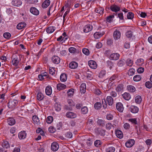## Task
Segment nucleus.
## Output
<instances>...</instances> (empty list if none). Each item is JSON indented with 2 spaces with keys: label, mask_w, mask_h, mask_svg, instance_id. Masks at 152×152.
Masks as SVG:
<instances>
[{
  "label": "nucleus",
  "mask_w": 152,
  "mask_h": 152,
  "mask_svg": "<svg viewBox=\"0 0 152 152\" xmlns=\"http://www.w3.org/2000/svg\"><path fill=\"white\" fill-rule=\"evenodd\" d=\"M18 103V101L15 99H10L8 103V106L9 108L14 109Z\"/></svg>",
  "instance_id": "obj_1"
},
{
  "label": "nucleus",
  "mask_w": 152,
  "mask_h": 152,
  "mask_svg": "<svg viewBox=\"0 0 152 152\" xmlns=\"http://www.w3.org/2000/svg\"><path fill=\"white\" fill-rule=\"evenodd\" d=\"M110 9L113 12H117L120 10V7L115 4H113L110 6Z\"/></svg>",
  "instance_id": "obj_2"
},
{
  "label": "nucleus",
  "mask_w": 152,
  "mask_h": 152,
  "mask_svg": "<svg viewBox=\"0 0 152 152\" xmlns=\"http://www.w3.org/2000/svg\"><path fill=\"white\" fill-rule=\"evenodd\" d=\"M121 34L120 31L118 30L115 31L113 34L114 38L115 40H118L121 37Z\"/></svg>",
  "instance_id": "obj_3"
},
{
  "label": "nucleus",
  "mask_w": 152,
  "mask_h": 152,
  "mask_svg": "<svg viewBox=\"0 0 152 152\" xmlns=\"http://www.w3.org/2000/svg\"><path fill=\"white\" fill-rule=\"evenodd\" d=\"M93 28L92 26L90 24L86 25L83 28V31L85 33H88L91 31Z\"/></svg>",
  "instance_id": "obj_4"
},
{
  "label": "nucleus",
  "mask_w": 152,
  "mask_h": 152,
  "mask_svg": "<svg viewBox=\"0 0 152 152\" xmlns=\"http://www.w3.org/2000/svg\"><path fill=\"white\" fill-rule=\"evenodd\" d=\"M120 56L119 54L118 53H115L111 54L110 56V58L111 59L116 60L118 59Z\"/></svg>",
  "instance_id": "obj_5"
},
{
  "label": "nucleus",
  "mask_w": 152,
  "mask_h": 152,
  "mask_svg": "<svg viewBox=\"0 0 152 152\" xmlns=\"http://www.w3.org/2000/svg\"><path fill=\"white\" fill-rule=\"evenodd\" d=\"M88 64L89 66L92 69H94L97 67L96 63L94 61L90 60L89 61Z\"/></svg>",
  "instance_id": "obj_6"
},
{
  "label": "nucleus",
  "mask_w": 152,
  "mask_h": 152,
  "mask_svg": "<svg viewBox=\"0 0 152 152\" xmlns=\"http://www.w3.org/2000/svg\"><path fill=\"white\" fill-rule=\"evenodd\" d=\"M134 142L135 141L134 140L130 139L125 143V145L127 148H130L134 144Z\"/></svg>",
  "instance_id": "obj_7"
},
{
  "label": "nucleus",
  "mask_w": 152,
  "mask_h": 152,
  "mask_svg": "<svg viewBox=\"0 0 152 152\" xmlns=\"http://www.w3.org/2000/svg\"><path fill=\"white\" fill-rule=\"evenodd\" d=\"M52 60L54 64H58L60 62V59L58 56H54L52 57Z\"/></svg>",
  "instance_id": "obj_8"
},
{
  "label": "nucleus",
  "mask_w": 152,
  "mask_h": 152,
  "mask_svg": "<svg viewBox=\"0 0 152 152\" xmlns=\"http://www.w3.org/2000/svg\"><path fill=\"white\" fill-rule=\"evenodd\" d=\"M116 107L117 109L120 112H122L124 110L123 105L121 102H118L116 104Z\"/></svg>",
  "instance_id": "obj_9"
},
{
  "label": "nucleus",
  "mask_w": 152,
  "mask_h": 152,
  "mask_svg": "<svg viewBox=\"0 0 152 152\" xmlns=\"http://www.w3.org/2000/svg\"><path fill=\"white\" fill-rule=\"evenodd\" d=\"M59 145L56 142H53L51 145V150L54 151H57L59 148Z\"/></svg>",
  "instance_id": "obj_10"
},
{
  "label": "nucleus",
  "mask_w": 152,
  "mask_h": 152,
  "mask_svg": "<svg viewBox=\"0 0 152 152\" xmlns=\"http://www.w3.org/2000/svg\"><path fill=\"white\" fill-rule=\"evenodd\" d=\"M129 110L131 112L134 113H137L139 111L138 107L134 105L131 106L129 108Z\"/></svg>",
  "instance_id": "obj_11"
},
{
  "label": "nucleus",
  "mask_w": 152,
  "mask_h": 152,
  "mask_svg": "<svg viewBox=\"0 0 152 152\" xmlns=\"http://www.w3.org/2000/svg\"><path fill=\"white\" fill-rule=\"evenodd\" d=\"M107 103L110 106L112 105L113 103V100L111 96H108L106 98Z\"/></svg>",
  "instance_id": "obj_12"
},
{
  "label": "nucleus",
  "mask_w": 152,
  "mask_h": 152,
  "mask_svg": "<svg viewBox=\"0 0 152 152\" xmlns=\"http://www.w3.org/2000/svg\"><path fill=\"white\" fill-rule=\"evenodd\" d=\"M106 131L100 128H97L96 130V132L101 136H104L105 134Z\"/></svg>",
  "instance_id": "obj_13"
},
{
  "label": "nucleus",
  "mask_w": 152,
  "mask_h": 152,
  "mask_svg": "<svg viewBox=\"0 0 152 152\" xmlns=\"http://www.w3.org/2000/svg\"><path fill=\"white\" fill-rule=\"evenodd\" d=\"M30 12L34 15H37L39 14V11L35 7H32L30 10Z\"/></svg>",
  "instance_id": "obj_14"
},
{
  "label": "nucleus",
  "mask_w": 152,
  "mask_h": 152,
  "mask_svg": "<svg viewBox=\"0 0 152 152\" xmlns=\"http://www.w3.org/2000/svg\"><path fill=\"white\" fill-rule=\"evenodd\" d=\"M104 34V32L102 31L101 32H96L94 33V37L96 39H98L99 38L101 37Z\"/></svg>",
  "instance_id": "obj_15"
},
{
  "label": "nucleus",
  "mask_w": 152,
  "mask_h": 152,
  "mask_svg": "<svg viewBox=\"0 0 152 152\" xmlns=\"http://www.w3.org/2000/svg\"><path fill=\"white\" fill-rule=\"evenodd\" d=\"M12 4L15 6L19 7L22 4L21 1L20 0H13Z\"/></svg>",
  "instance_id": "obj_16"
},
{
  "label": "nucleus",
  "mask_w": 152,
  "mask_h": 152,
  "mask_svg": "<svg viewBox=\"0 0 152 152\" xmlns=\"http://www.w3.org/2000/svg\"><path fill=\"white\" fill-rule=\"evenodd\" d=\"M78 66L77 63L75 61L71 62L69 65V67L72 69H75Z\"/></svg>",
  "instance_id": "obj_17"
},
{
  "label": "nucleus",
  "mask_w": 152,
  "mask_h": 152,
  "mask_svg": "<svg viewBox=\"0 0 152 152\" xmlns=\"http://www.w3.org/2000/svg\"><path fill=\"white\" fill-rule=\"evenodd\" d=\"M26 134L24 131H21L18 134V137L20 139H23L26 137Z\"/></svg>",
  "instance_id": "obj_18"
},
{
  "label": "nucleus",
  "mask_w": 152,
  "mask_h": 152,
  "mask_svg": "<svg viewBox=\"0 0 152 152\" xmlns=\"http://www.w3.org/2000/svg\"><path fill=\"white\" fill-rule=\"evenodd\" d=\"M86 84L85 83H83L80 85V91L81 93H84L86 92Z\"/></svg>",
  "instance_id": "obj_19"
},
{
  "label": "nucleus",
  "mask_w": 152,
  "mask_h": 152,
  "mask_svg": "<svg viewBox=\"0 0 152 152\" xmlns=\"http://www.w3.org/2000/svg\"><path fill=\"white\" fill-rule=\"evenodd\" d=\"M66 117L70 118H75L76 117V115L73 113L68 112L66 114Z\"/></svg>",
  "instance_id": "obj_20"
},
{
  "label": "nucleus",
  "mask_w": 152,
  "mask_h": 152,
  "mask_svg": "<svg viewBox=\"0 0 152 152\" xmlns=\"http://www.w3.org/2000/svg\"><path fill=\"white\" fill-rule=\"evenodd\" d=\"M50 4L49 0H45L42 4V7L43 8H45L47 7Z\"/></svg>",
  "instance_id": "obj_21"
},
{
  "label": "nucleus",
  "mask_w": 152,
  "mask_h": 152,
  "mask_svg": "<svg viewBox=\"0 0 152 152\" xmlns=\"http://www.w3.org/2000/svg\"><path fill=\"white\" fill-rule=\"evenodd\" d=\"M26 26V24L24 22H21L18 23L17 26V29H21Z\"/></svg>",
  "instance_id": "obj_22"
},
{
  "label": "nucleus",
  "mask_w": 152,
  "mask_h": 152,
  "mask_svg": "<svg viewBox=\"0 0 152 152\" xmlns=\"http://www.w3.org/2000/svg\"><path fill=\"white\" fill-rule=\"evenodd\" d=\"M66 87V86L65 85L61 83H58L57 85V88L59 90L64 89Z\"/></svg>",
  "instance_id": "obj_23"
},
{
  "label": "nucleus",
  "mask_w": 152,
  "mask_h": 152,
  "mask_svg": "<svg viewBox=\"0 0 152 152\" xmlns=\"http://www.w3.org/2000/svg\"><path fill=\"white\" fill-rule=\"evenodd\" d=\"M52 92V88L50 86H48L46 87L45 89V93L46 94L48 95L51 94Z\"/></svg>",
  "instance_id": "obj_24"
},
{
  "label": "nucleus",
  "mask_w": 152,
  "mask_h": 152,
  "mask_svg": "<svg viewBox=\"0 0 152 152\" xmlns=\"http://www.w3.org/2000/svg\"><path fill=\"white\" fill-rule=\"evenodd\" d=\"M115 134L116 136L120 139L122 138L123 136L122 132L119 130H117L115 132Z\"/></svg>",
  "instance_id": "obj_25"
},
{
  "label": "nucleus",
  "mask_w": 152,
  "mask_h": 152,
  "mask_svg": "<svg viewBox=\"0 0 152 152\" xmlns=\"http://www.w3.org/2000/svg\"><path fill=\"white\" fill-rule=\"evenodd\" d=\"M32 119L35 124L38 125L40 124L39 118L36 115L33 116Z\"/></svg>",
  "instance_id": "obj_26"
},
{
  "label": "nucleus",
  "mask_w": 152,
  "mask_h": 152,
  "mask_svg": "<svg viewBox=\"0 0 152 152\" xmlns=\"http://www.w3.org/2000/svg\"><path fill=\"white\" fill-rule=\"evenodd\" d=\"M7 122L9 125L12 126L15 124V121L13 118L10 117L8 118Z\"/></svg>",
  "instance_id": "obj_27"
},
{
  "label": "nucleus",
  "mask_w": 152,
  "mask_h": 152,
  "mask_svg": "<svg viewBox=\"0 0 152 152\" xmlns=\"http://www.w3.org/2000/svg\"><path fill=\"white\" fill-rule=\"evenodd\" d=\"M103 8L100 7H99L97 8H95V12L100 14H103Z\"/></svg>",
  "instance_id": "obj_28"
},
{
  "label": "nucleus",
  "mask_w": 152,
  "mask_h": 152,
  "mask_svg": "<svg viewBox=\"0 0 152 152\" xmlns=\"http://www.w3.org/2000/svg\"><path fill=\"white\" fill-rule=\"evenodd\" d=\"M124 89V86L122 84L118 85L116 88V90L117 92L122 91Z\"/></svg>",
  "instance_id": "obj_29"
},
{
  "label": "nucleus",
  "mask_w": 152,
  "mask_h": 152,
  "mask_svg": "<svg viewBox=\"0 0 152 152\" xmlns=\"http://www.w3.org/2000/svg\"><path fill=\"white\" fill-rule=\"evenodd\" d=\"M124 98L126 100H129L131 98L130 94L127 93H125L122 95Z\"/></svg>",
  "instance_id": "obj_30"
},
{
  "label": "nucleus",
  "mask_w": 152,
  "mask_h": 152,
  "mask_svg": "<svg viewBox=\"0 0 152 152\" xmlns=\"http://www.w3.org/2000/svg\"><path fill=\"white\" fill-rule=\"evenodd\" d=\"M55 27L53 26H50L48 28L46 29V31L48 34L53 33L55 30Z\"/></svg>",
  "instance_id": "obj_31"
},
{
  "label": "nucleus",
  "mask_w": 152,
  "mask_h": 152,
  "mask_svg": "<svg viewBox=\"0 0 152 152\" xmlns=\"http://www.w3.org/2000/svg\"><path fill=\"white\" fill-rule=\"evenodd\" d=\"M127 89L129 91L132 92H134L136 90L135 88L132 85L128 86H127Z\"/></svg>",
  "instance_id": "obj_32"
},
{
  "label": "nucleus",
  "mask_w": 152,
  "mask_h": 152,
  "mask_svg": "<svg viewBox=\"0 0 152 152\" xmlns=\"http://www.w3.org/2000/svg\"><path fill=\"white\" fill-rule=\"evenodd\" d=\"M60 79L62 82H65L67 79L66 75L65 73L62 74L60 76Z\"/></svg>",
  "instance_id": "obj_33"
},
{
  "label": "nucleus",
  "mask_w": 152,
  "mask_h": 152,
  "mask_svg": "<svg viewBox=\"0 0 152 152\" xmlns=\"http://www.w3.org/2000/svg\"><path fill=\"white\" fill-rule=\"evenodd\" d=\"M12 62L13 65L16 66L19 63V60L17 57L14 58L12 60Z\"/></svg>",
  "instance_id": "obj_34"
},
{
  "label": "nucleus",
  "mask_w": 152,
  "mask_h": 152,
  "mask_svg": "<svg viewBox=\"0 0 152 152\" xmlns=\"http://www.w3.org/2000/svg\"><path fill=\"white\" fill-rule=\"evenodd\" d=\"M136 64L139 66H142L144 64V60L142 58L137 59L136 62Z\"/></svg>",
  "instance_id": "obj_35"
},
{
  "label": "nucleus",
  "mask_w": 152,
  "mask_h": 152,
  "mask_svg": "<svg viewBox=\"0 0 152 152\" xmlns=\"http://www.w3.org/2000/svg\"><path fill=\"white\" fill-rule=\"evenodd\" d=\"M97 123L99 126H104L105 124V122L102 119H99L97 121Z\"/></svg>",
  "instance_id": "obj_36"
},
{
  "label": "nucleus",
  "mask_w": 152,
  "mask_h": 152,
  "mask_svg": "<svg viewBox=\"0 0 152 152\" xmlns=\"http://www.w3.org/2000/svg\"><path fill=\"white\" fill-rule=\"evenodd\" d=\"M94 107L95 109L99 110L102 107V104L100 102H97L95 103L94 105Z\"/></svg>",
  "instance_id": "obj_37"
},
{
  "label": "nucleus",
  "mask_w": 152,
  "mask_h": 152,
  "mask_svg": "<svg viewBox=\"0 0 152 152\" xmlns=\"http://www.w3.org/2000/svg\"><path fill=\"white\" fill-rule=\"evenodd\" d=\"M2 145L3 148H7L10 147L9 143L7 141H4Z\"/></svg>",
  "instance_id": "obj_38"
},
{
  "label": "nucleus",
  "mask_w": 152,
  "mask_h": 152,
  "mask_svg": "<svg viewBox=\"0 0 152 152\" xmlns=\"http://www.w3.org/2000/svg\"><path fill=\"white\" fill-rule=\"evenodd\" d=\"M82 113L83 114H86L88 112V109L87 107L85 106L83 107L81 109Z\"/></svg>",
  "instance_id": "obj_39"
},
{
  "label": "nucleus",
  "mask_w": 152,
  "mask_h": 152,
  "mask_svg": "<svg viewBox=\"0 0 152 152\" xmlns=\"http://www.w3.org/2000/svg\"><path fill=\"white\" fill-rule=\"evenodd\" d=\"M142 101L141 97L140 96H137L135 98V102L137 104H140Z\"/></svg>",
  "instance_id": "obj_40"
},
{
  "label": "nucleus",
  "mask_w": 152,
  "mask_h": 152,
  "mask_svg": "<svg viewBox=\"0 0 152 152\" xmlns=\"http://www.w3.org/2000/svg\"><path fill=\"white\" fill-rule=\"evenodd\" d=\"M37 99L39 100H42L44 97L43 95L41 92H39L37 95Z\"/></svg>",
  "instance_id": "obj_41"
},
{
  "label": "nucleus",
  "mask_w": 152,
  "mask_h": 152,
  "mask_svg": "<svg viewBox=\"0 0 152 152\" xmlns=\"http://www.w3.org/2000/svg\"><path fill=\"white\" fill-rule=\"evenodd\" d=\"M141 77L140 75H137L134 76L133 80L135 81H139L141 80Z\"/></svg>",
  "instance_id": "obj_42"
},
{
  "label": "nucleus",
  "mask_w": 152,
  "mask_h": 152,
  "mask_svg": "<svg viewBox=\"0 0 152 152\" xmlns=\"http://www.w3.org/2000/svg\"><path fill=\"white\" fill-rule=\"evenodd\" d=\"M135 70L133 68H131L129 69L128 73V75L129 76H132L135 73Z\"/></svg>",
  "instance_id": "obj_43"
},
{
  "label": "nucleus",
  "mask_w": 152,
  "mask_h": 152,
  "mask_svg": "<svg viewBox=\"0 0 152 152\" xmlns=\"http://www.w3.org/2000/svg\"><path fill=\"white\" fill-rule=\"evenodd\" d=\"M55 108L56 111H59L61 110V106L60 104L56 103L55 104Z\"/></svg>",
  "instance_id": "obj_44"
},
{
  "label": "nucleus",
  "mask_w": 152,
  "mask_h": 152,
  "mask_svg": "<svg viewBox=\"0 0 152 152\" xmlns=\"http://www.w3.org/2000/svg\"><path fill=\"white\" fill-rule=\"evenodd\" d=\"M53 120V117L50 116L47 117L46 121L48 124H50L52 123Z\"/></svg>",
  "instance_id": "obj_45"
},
{
  "label": "nucleus",
  "mask_w": 152,
  "mask_h": 152,
  "mask_svg": "<svg viewBox=\"0 0 152 152\" xmlns=\"http://www.w3.org/2000/svg\"><path fill=\"white\" fill-rule=\"evenodd\" d=\"M128 121L136 125L137 124V121L136 118H130L128 120Z\"/></svg>",
  "instance_id": "obj_46"
},
{
  "label": "nucleus",
  "mask_w": 152,
  "mask_h": 152,
  "mask_svg": "<svg viewBox=\"0 0 152 152\" xmlns=\"http://www.w3.org/2000/svg\"><path fill=\"white\" fill-rule=\"evenodd\" d=\"M134 17V14L132 12H129L127 15V18L128 19H132Z\"/></svg>",
  "instance_id": "obj_47"
},
{
  "label": "nucleus",
  "mask_w": 152,
  "mask_h": 152,
  "mask_svg": "<svg viewBox=\"0 0 152 152\" xmlns=\"http://www.w3.org/2000/svg\"><path fill=\"white\" fill-rule=\"evenodd\" d=\"M115 151V148L113 147L108 148L106 149V152H114Z\"/></svg>",
  "instance_id": "obj_48"
},
{
  "label": "nucleus",
  "mask_w": 152,
  "mask_h": 152,
  "mask_svg": "<svg viewBox=\"0 0 152 152\" xmlns=\"http://www.w3.org/2000/svg\"><path fill=\"white\" fill-rule=\"evenodd\" d=\"M133 64V61L132 60L130 59H128L127 60L126 64L127 66H131Z\"/></svg>",
  "instance_id": "obj_49"
},
{
  "label": "nucleus",
  "mask_w": 152,
  "mask_h": 152,
  "mask_svg": "<svg viewBox=\"0 0 152 152\" xmlns=\"http://www.w3.org/2000/svg\"><path fill=\"white\" fill-rule=\"evenodd\" d=\"M55 68L53 67H50L49 69V72L50 74L52 75H54L55 74Z\"/></svg>",
  "instance_id": "obj_50"
},
{
  "label": "nucleus",
  "mask_w": 152,
  "mask_h": 152,
  "mask_svg": "<svg viewBox=\"0 0 152 152\" xmlns=\"http://www.w3.org/2000/svg\"><path fill=\"white\" fill-rule=\"evenodd\" d=\"M74 90L73 89H71L68 91L67 94L68 95L71 96L73 95L74 93Z\"/></svg>",
  "instance_id": "obj_51"
},
{
  "label": "nucleus",
  "mask_w": 152,
  "mask_h": 152,
  "mask_svg": "<svg viewBox=\"0 0 152 152\" xmlns=\"http://www.w3.org/2000/svg\"><path fill=\"white\" fill-rule=\"evenodd\" d=\"M107 103L105 99H103L102 100V104L104 108L105 109L107 108Z\"/></svg>",
  "instance_id": "obj_52"
},
{
  "label": "nucleus",
  "mask_w": 152,
  "mask_h": 152,
  "mask_svg": "<svg viewBox=\"0 0 152 152\" xmlns=\"http://www.w3.org/2000/svg\"><path fill=\"white\" fill-rule=\"evenodd\" d=\"M11 35L10 33L8 32H6L4 34L3 36L6 39H9L11 37Z\"/></svg>",
  "instance_id": "obj_53"
},
{
  "label": "nucleus",
  "mask_w": 152,
  "mask_h": 152,
  "mask_svg": "<svg viewBox=\"0 0 152 152\" xmlns=\"http://www.w3.org/2000/svg\"><path fill=\"white\" fill-rule=\"evenodd\" d=\"M152 83L149 81L146 82L145 84V86L148 88H150L152 87Z\"/></svg>",
  "instance_id": "obj_54"
},
{
  "label": "nucleus",
  "mask_w": 152,
  "mask_h": 152,
  "mask_svg": "<svg viewBox=\"0 0 152 152\" xmlns=\"http://www.w3.org/2000/svg\"><path fill=\"white\" fill-rule=\"evenodd\" d=\"M106 72L104 70H101L100 72L99 76L101 78L103 77L105 75Z\"/></svg>",
  "instance_id": "obj_55"
},
{
  "label": "nucleus",
  "mask_w": 152,
  "mask_h": 152,
  "mask_svg": "<svg viewBox=\"0 0 152 152\" xmlns=\"http://www.w3.org/2000/svg\"><path fill=\"white\" fill-rule=\"evenodd\" d=\"M132 35V32L131 31H129L126 33V36L128 38L131 37Z\"/></svg>",
  "instance_id": "obj_56"
},
{
  "label": "nucleus",
  "mask_w": 152,
  "mask_h": 152,
  "mask_svg": "<svg viewBox=\"0 0 152 152\" xmlns=\"http://www.w3.org/2000/svg\"><path fill=\"white\" fill-rule=\"evenodd\" d=\"M82 51L84 54L87 56H88L89 54V51L87 49L83 48V49Z\"/></svg>",
  "instance_id": "obj_57"
},
{
  "label": "nucleus",
  "mask_w": 152,
  "mask_h": 152,
  "mask_svg": "<svg viewBox=\"0 0 152 152\" xmlns=\"http://www.w3.org/2000/svg\"><path fill=\"white\" fill-rule=\"evenodd\" d=\"M101 142L99 140H96L95 141L94 143L95 145L97 147H99L101 145Z\"/></svg>",
  "instance_id": "obj_58"
},
{
  "label": "nucleus",
  "mask_w": 152,
  "mask_h": 152,
  "mask_svg": "<svg viewBox=\"0 0 152 152\" xmlns=\"http://www.w3.org/2000/svg\"><path fill=\"white\" fill-rule=\"evenodd\" d=\"M69 50L70 53H74L76 51V49L75 48L71 47L69 48Z\"/></svg>",
  "instance_id": "obj_59"
},
{
  "label": "nucleus",
  "mask_w": 152,
  "mask_h": 152,
  "mask_svg": "<svg viewBox=\"0 0 152 152\" xmlns=\"http://www.w3.org/2000/svg\"><path fill=\"white\" fill-rule=\"evenodd\" d=\"M114 15H112L108 16L107 18V21L108 22H110L112 20V18H114Z\"/></svg>",
  "instance_id": "obj_60"
},
{
  "label": "nucleus",
  "mask_w": 152,
  "mask_h": 152,
  "mask_svg": "<svg viewBox=\"0 0 152 152\" xmlns=\"http://www.w3.org/2000/svg\"><path fill=\"white\" fill-rule=\"evenodd\" d=\"M67 102L70 106H73L75 105L74 102L72 99H68Z\"/></svg>",
  "instance_id": "obj_61"
},
{
  "label": "nucleus",
  "mask_w": 152,
  "mask_h": 152,
  "mask_svg": "<svg viewBox=\"0 0 152 152\" xmlns=\"http://www.w3.org/2000/svg\"><path fill=\"white\" fill-rule=\"evenodd\" d=\"M49 132L51 133H54L56 131L55 128L52 126H51L49 127L48 129Z\"/></svg>",
  "instance_id": "obj_62"
},
{
  "label": "nucleus",
  "mask_w": 152,
  "mask_h": 152,
  "mask_svg": "<svg viewBox=\"0 0 152 152\" xmlns=\"http://www.w3.org/2000/svg\"><path fill=\"white\" fill-rule=\"evenodd\" d=\"M72 133L70 132H68L66 134V137L67 138H72Z\"/></svg>",
  "instance_id": "obj_63"
},
{
  "label": "nucleus",
  "mask_w": 152,
  "mask_h": 152,
  "mask_svg": "<svg viewBox=\"0 0 152 152\" xmlns=\"http://www.w3.org/2000/svg\"><path fill=\"white\" fill-rule=\"evenodd\" d=\"M110 95L111 96H112L113 97H115L117 96V94L116 92L113 91H112L110 92Z\"/></svg>",
  "instance_id": "obj_64"
}]
</instances>
